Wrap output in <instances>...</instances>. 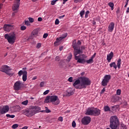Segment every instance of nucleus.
Returning a JSON list of instances; mask_svg holds the SVG:
<instances>
[{
  "instance_id": "nucleus-41",
  "label": "nucleus",
  "mask_w": 129,
  "mask_h": 129,
  "mask_svg": "<svg viewBox=\"0 0 129 129\" xmlns=\"http://www.w3.org/2000/svg\"><path fill=\"white\" fill-rule=\"evenodd\" d=\"M68 81H69V82H73V77H70L68 79Z\"/></svg>"
},
{
  "instance_id": "nucleus-39",
  "label": "nucleus",
  "mask_w": 129,
  "mask_h": 129,
  "mask_svg": "<svg viewBox=\"0 0 129 129\" xmlns=\"http://www.w3.org/2000/svg\"><path fill=\"white\" fill-rule=\"evenodd\" d=\"M19 126V124H14L12 125V128L15 129L17 128Z\"/></svg>"
},
{
  "instance_id": "nucleus-11",
  "label": "nucleus",
  "mask_w": 129,
  "mask_h": 129,
  "mask_svg": "<svg viewBox=\"0 0 129 129\" xmlns=\"http://www.w3.org/2000/svg\"><path fill=\"white\" fill-rule=\"evenodd\" d=\"M101 113V110L97 108H93V115L94 116H98Z\"/></svg>"
},
{
  "instance_id": "nucleus-27",
  "label": "nucleus",
  "mask_w": 129,
  "mask_h": 129,
  "mask_svg": "<svg viewBox=\"0 0 129 129\" xmlns=\"http://www.w3.org/2000/svg\"><path fill=\"white\" fill-rule=\"evenodd\" d=\"M104 111H110V108L108 105L104 107Z\"/></svg>"
},
{
  "instance_id": "nucleus-59",
  "label": "nucleus",
  "mask_w": 129,
  "mask_h": 129,
  "mask_svg": "<svg viewBox=\"0 0 129 129\" xmlns=\"http://www.w3.org/2000/svg\"><path fill=\"white\" fill-rule=\"evenodd\" d=\"M64 17H65V15H62V16H59L58 17V19H63V18H64Z\"/></svg>"
},
{
  "instance_id": "nucleus-28",
  "label": "nucleus",
  "mask_w": 129,
  "mask_h": 129,
  "mask_svg": "<svg viewBox=\"0 0 129 129\" xmlns=\"http://www.w3.org/2000/svg\"><path fill=\"white\" fill-rule=\"evenodd\" d=\"M108 6L110 7V8H111V10L113 11V7H114V4H113V3L110 2L108 3Z\"/></svg>"
},
{
  "instance_id": "nucleus-10",
  "label": "nucleus",
  "mask_w": 129,
  "mask_h": 129,
  "mask_svg": "<svg viewBox=\"0 0 129 129\" xmlns=\"http://www.w3.org/2000/svg\"><path fill=\"white\" fill-rule=\"evenodd\" d=\"M14 88L16 91H19L22 88V82L20 81L16 82L14 85Z\"/></svg>"
},
{
  "instance_id": "nucleus-20",
  "label": "nucleus",
  "mask_w": 129,
  "mask_h": 129,
  "mask_svg": "<svg viewBox=\"0 0 129 129\" xmlns=\"http://www.w3.org/2000/svg\"><path fill=\"white\" fill-rule=\"evenodd\" d=\"M82 58H81V63L82 64H85V63H86V59H85V58H86V55H84V54H82Z\"/></svg>"
},
{
  "instance_id": "nucleus-14",
  "label": "nucleus",
  "mask_w": 129,
  "mask_h": 129,
  "mask_svg": "<svg viewBox=\"0 0 129 129\" xmlns=\"http://www.w3.org/2000/svg\"><path fill=\"white\" fill-rule=\"evenodd\" d=\"M13 29V26L10 24H5L4 26V29L7 32H10Z\"/></svg>"
},
{
  "instance_id": "nucleus-35",
  "label": "nucleus",
  "mask_w": 129,
  "mask_h": 129,
  "mask_svg": "<svg viewBox=\"0 0 129 129\" xmlns=\"http://www.w3.org/2000/svg\"><path fill=\"white\" fill-rule=\"evenodd\" d=\"M28 103H29V101L28 100L24 101L22 102V104H23V105H28Z\"/></svg>"
},
{
  "instance_id": "nucleus-25",
  "label": "nucleus",
  "mask_w": 129,
  "mask_h": 129,
  "mask_svg": "<svg viewBox=\"0 0 129 129\" xmlns=\"http://www.w3.org/2000/svg\"><path fill=\"white\" fill-rule=\"evenodd\" d=\"M32 35H33L34 37L38 36V30L34 29L32 32Z\"/></svg>"
},
{
  "instance_id": "nucleus-43",
  "label": "nucleus",
  "mask_w": 129,
  "mask_h": 129,
  "mask_svg": "<svg viewBox=\"0 0 129 129\" xmlns=\"http://www.w3.org/2000/svg\"><path fill=\"white\" fill-rule=\"evenodd\" d=\"M25 25H26V26H30V21H28V20H25Z\"/></svg>"
},
{
  "instance_id": "nucleus-31",
  "label": "nucleus",
  "mask_w": 129,
  "mask_h": 129,
  "mask_svg": "<svg viewBox=\"0 0 129 129\" xmlns=\"http://www.w3.org/2000/svg\"><path fill=\"white\" fill-rule=\"evenodd\" d=\"M67 36H68V33H63V34H62V35H61V38H62V39H65V38H66V37H67Z\"/></svg>"
},
{
  "instance_id": "nucleus-55",
  "label": "nucleus",
  "mask_w": 129,
  "mask_h": 129,
  "mask_svg": "<svg viewBox=\"0 0 129 129\" xmlns=\"http://www.w3.org/2000/svg\"><path fill=\"white\" fill-rule=\"evenodd\" d=\"M95 56H96V53H95L91 56V58L92 59H93L94 58H95Z\"/></svg>"
},
{
  "instance_id": "nucleus-53",
  "label": "nucleus",
  "mask_w": 129,
  "mask_h": 129,
  "mask_svg": "<svg viewBox=\"0 0 129 129\" xmlns=\"http://www.w3.org/2000/svg\"><path fill=\"white\" fill-rule=\"evenodd\" d=\"M60 60V56H57L55 57V61H59Z\"/></svg>"
},
{
  "instance_id": "nucleus-47",
  "label": "nucleus",
  "mask_w": 129,
  "mask_h": 129,
  "mask_svg": "<svg viewBox=\"0 0 129 129\" xmlns=\"http://www.w3.org/2000/svg\"><path fill=\"white\" fill-rule=\"evenodd\" d=\"M105 92V88H103V89L101 91L100 94H103Z\"/></svg>"
},
{
  "instance_id": "nucleus-58",
  "label": "nucleus",
  "mask_w": 129,
  "mask_h": 129,
  "mask_svg": "<svg viewBox=\"0 0 129 129\" xmlns=\"http://www.w3.org/2000/svg\"><path fill=\"white\" fill-rule=\"evenodd\" d=\"M42 21H43V19H42V18L39 17V18H38V22H42Z\"/></svg>"
},
{
  "instance_id": "nucleus-44",
  "label": "nucleus",
  "mask_w": 129,
  "mask_h": 129,
  "mask_svg": "<svg viewBox=\"0 0 129 129\" xmlns=\"http://www.w3.org/2000/svg\"><path fill=\"white\" fill-rule=\"evenodd\" d=\"M72 125L73 127H76V123L75 122V121L72 122Z\"/></svg>"
},
{
  "instance_id": "nucleus-62",
  "label": "nucleus",
  "mask_w": 129,
  "mask_h": 129,
  "mask_svg": "<svg viewBox=\"0 0 129 129\" xmlns=\"http://www.w3.org/2000/svg\"><path fill=\"white\" fill-rule=\"evenodd\" d=\"M36 79H37V76L34 77L32 78V80H36Z\"/></svg>"
},
{
  "instance_id": "nucleus-63",
  "label": "nucleus",
  "mask_w": 129,
  "mask_h": 129,
  "mask_svg": "<svg viewBox=\"0 0 129 129\" xmlns=\"http://www.w3.org/2000/svg\"><path fill=\"white\" fill-rule=\"evenodd\" d=\"M63 50V46H61L59 47V51H62Z\"/></svg>"
},
{
  "instance_id": "nucleus-13",
  "label": "nucleus",
  "mask_w": 129,
  "mask_h": 129,
  "mask_svg": "<svg viewBox=\"0 0 129 129\" xmlns=\"http://www.w3.org/2000/svg\"><path fill=\"white\" fill-rule=\"evenodd\" d=\"M94 107H89L85 113L86 115H93Z\"/></svg>"
},
{
  "instance_id": "nucleus-45",
  "label": "nucleus",
  "mask_w": 129,
  "mask_h": 129,
  "mask_svg": "<svg viewBox=\"0 0 129 129\" xmlns=\"http://www.w3.org/2000/svg\"><path fill=\"white\" fill-rule=\"evenodd\" d=\"M89 11H87L86 13L85 18H88V15H89Z\"/></svg>"
},
{
  "instance_id": "nucleus-30",
  "label": "nucleus",
  "mask_w": 129,
  "mask_h": 129,
  "mask_svg": "<svg viewBox=\"0 0 129 129\" xmlns=\"http://www.w3.org/2000/svg\"><path fill=\"white\" fill-rule=\"evenodd\" d=\"M93 59H92L91 57L90 59L87 60L86 61L87 64H91L92 63H93Z\"/></svg>"
},
{
  "instance_id": "nucleus-49",
  "label": "nucleus",
  "mask_w": 129,
  "mask_h": 129,
  "mask_svg": "<svg viewBox=\"0 0 129 129\" xmlns=\"http://www.w3.org/2000/svg\"><path fill=\"white\" fill-rule=\"evenodd\" d=\"M58 120H59V121H63V117L62 116L59 117Z\"/></svg>"
},
{
  "instance_id": "nucleus-6",
  "label": "nucleus",
  "mask_w": 129,
  "mask_h": 129,
  "mask_svg": "<svg viewBox=\"0 0 129 129\" xmlns=\"http://www.w3.org/2000/svg\"><path fill=\"white\" fill-rule=\"evenodd\" d=\"M1 72H4L7 74V75H9L10 76H13L14 75V73L11 72V69L8 66H3L0 70Z\"/></svg>"
},
{
  "instance_id": "nucleus-54",
  "label": "nucleus",
  "mask_w": 129,
  "mask_h": 129,
  "mask_svg": "<svg viewBox=\"0 0 129 129\" xmlns=\"http://www.w3.org/2000/svg\"><path fill=\"white\" fill-rule=\"evenodd\" d=\"M45 112L46 113H49L51 112V110H50L49 109H45Z\"/></svg>"
},
{
  "instance_id": "nucleus-61",
  "label": "nucleus",
  "mask_w": 129,
  "mask_h": 129,
  "mask_svg": "<svg viewBox=\"0 0 129 129\" xmlns=\"http://www.w3.org/2000/svg\"><path fill=\"white\" fill-rule=\"evenodd\" d=\"M126 13L127 14H128V13H129V7H128V8H127V10H126Z\"/></svg>"
},
{
  "instance_id": "nucleus-16",
  "label": "nucleus",
  "mask_w": 129,
  "mask_h": 129,
  "mask_svg": "<svg viewBox=\"0 0 129 129\" xmlns=\"http://www.w3.org/2000/svg\"><path fill=\"white\" fill-rule=\"evenodd\" d=\"M113 53L112 52H111L110 54H108L107 56V60L108 62L109 63L110 61H111V59L113 58Z\"/></svg>"
},
{
  "instance_id": "nucleus-4",
  "label": "nucleus",
  "mask_w": 129,
  "mask_h": 129,
  "mask_svg": "<svg viewBox=\"0 0 129 129\" xmlns=\"http://www.w3.org/2000/svg\"><path fill=\"white\" fill-rule=\"evenodd\" d=\"M91 84V81L86 77H81V88H86Z\"/></svg>"
},
{
  "instance_id": "nucleus-37",
  "label": "nucleus",
  "mask_w": 129,
  "mask_h": 129,
  "mask_svg": "<svg viewBox=\"0 0 129 129\" xmlns=\"http://www.w3.org/2000/svg\"><path fill=\"white\" fill-rule=\"evenodd\" d=\"M58 1H59V0L52 1L51 2V6H54V5H55V4H56V3H57V2H58Z\"/></svg>"
},
{
  "instance_id": "nucleus-52",
  "label": "nucleus",
  "mask_w": 129,
  "mask_h": 129,
  "mask_svg": "<svg viewBox=\"0 0 129 129\" xmlns=\"http://www.w3.org/2000/svg\"><path fill=\"white\" fill-rule=\"evenodd\" d=\"M85 14V12L83 10L81 11V18H83V15Z\"/></svg>"
},
{
  "instance_id": "nucleus-29",
  "label": "nucleus",
  "mask_w": 129,
  "mask_h": 129,
  "mask_svg": "<svg viewBox=\"0 0 129 129\" xmlns=\"http://www.w3.org/2000/svg\"><path fill=\"white\" fill-rule=\"evenodd\" d=\"M7 117H9L10 118H15L16 115H10V114H6Z\"/></svg>"
},
{
  "instance_id": "nucleus-56",
  "label": "nucleus",
  "mask_w": 129,
  "mask_h": 129,
  "mask_svg": "<svg viewBox=\"0 0 129 129\" xmlns=\"http://www.w3.org/2000/svg\"><path fill=\"white\" fill-rule=\"evenodd\" d=\"M74 2L77 4V3H81V0H74Z\"/></svg>"
},
{
  "instance_id": "nucleus-40",
  "label": "nucleus",
  "mask_w": 129,
  "mask_h": 129,
  "mask_svg": "<svg viewBox=\"0 0 129 129\" xmlns=\"http://www.w3.org/2000/svg\"><path fill=\"white\" fill-rule=\"evenodd\" d=\"M45 85V82H41L39 85L40 87H44Z\"/></svg>"
},
{
  "instance_id": "nucleus-19",
  "label": "nucleus",
  "mask_w": 129,
  "mask_h": 129,
  "mask_svg": "<svg viewBox=\"0 0 129 129\" xmlns=\"http://www.w3.org/2000/svg\"><path fill=\"white\" fill-rule=\"evenodd\" d=\"M28 72L27 71H24V74L22 76V80L23 81H24V82L27 81V78L28 77Z\"/></svg>"
},
{
  "instance_id": "nucleus-33",
  "label": "nucleus",
  "mask_w": 129,
  "mask_h": 129,
  "mask_svg": "<svg viewBox=\"0 0 129 129\" xmlns=\"http://www.w3.org/2000/svg\"><path fill=\"white\" fill-rule=\"evenodd\" d=\"M28 20H29V22L31 23H34V22L35 21V20L34 19V18L32 17L28 18Z\"/></svg>"
},
{
  "instance_id": "nucleus-7",
  "label": "nucleus",
  "mask_w": 129,
  "mask_h": 129,
  "mask_svg": "<svg viewBox=\"0 0 129 129\" xmlns=\"http://www.w3.org/2000/svg\"><path fill=\"white\" fill-rule=\"evenodd\" d=\"M91 121V117L90 116H85L82 119V122L84 125H87L90 123Z\"/></svg>"
},
{
  "instance_id": "nucleus-60",
  "label": "nucleus",
  "mask_w": 129,
  "mask_h": 129,
  "mask_svg": "<svg viewBox=\"0 0 129 129\" xmlns=\"http://www.w3.org/2000/svg\"><path fill=\"white\" fill-rule=\"evenodd\" d=\"M22 70L23 71V72H24V71H26V70H27V67L23 68L22 69Z\"/></svg>"
},
{
  "instance_id": "nucleus-17",
  "label": "nucleus",
  "mask_w": 129,
  "mask_h": 129,
  "mask_svg": "<svg viewBox=\"0 0 129 129\" xmlns=\"http://www.w3.org/2000/svg\"><path fill=\"white\" fill-rule=\"evenodd\" d=\"M73 94H74L73 90L72 89L69 88L66 94L67 96H71V95H73Z\"/></svg>"
},
{
  "instance_id": "nucleus-1",
  "label": "nucleus",
  "mask_w": 129,
  "mask_h": 129,
  "mask_svg": "<svg viewBox=\"0 0 129 129\" xmlns=\"http://www.w3.org/2000/svg\"><path fill=\"white\" fill-rule=\"evenodd\" d=\"M81 45V41L78 40L76 43V40H74L72 42V47L74 49V55L75 60H77V62L81 63V50L80 46Z\"/></svg>"
},
{
  "instance_id": "nucleus-51",
  "label": "nucleus",
  "mask_w": 129,
  "mask_h": 129,
  "mask_svg": "<svg viewBox=\"0 0 129 129\" xmlns=\"http://www.w3.org/2000/svg\"><path fill=\"white\" fill-rule=\"evenodd\" d=\"M59 19H56L55 21V25H59Z\"/></svg>"
},
{
  "instance_id": "nucleus-8",
  "label": "nucleus",
  "mask_w": 129,
  "mask_h": 129,
  "mask_svg": "<svg viewBox=\"0 0 129 129\" xmlns=\"http://www.w3.org/2000/svg\"><path fill=\"white\" fill-rule=\"evenodd\" d=\"M73 86L76 88V89H81V82L80 80L78 79L73 83Z\"/></svg>"
},
{
  "instance_id": "nucleus-23",
  "label": "nucleus",
  "mask_w": 129,
  "mask_h": 129,
  "mask_svg": "<svg viewBox=\"0 0 129 129\" xmlns=\"http://www.w3.org/2000/svg\"><path fill=\"white\" fill-rule=\"evenodd\" d=\"M109 65H110V68H112V67H113L114 69H116V68H117V66H116L115 62H111V63H110Z\"/></svg>"
},
{
  "instance_id": "nucleus-50",
  "label": "nucleus",
  "mask_w": 129,
  "mask_h": 129,
  "mask_svg": "<svg viewBox=\"0 0 129 129\" xmlns=\"http://www.w3.org/2000/svg\"><path fill=\"white\" fill-rule=\"evenodd\" d=\"M32 39H34V35L32 34L31 36L28 37V40H32Z\"/></svg>"
},
{
  "instance_id": "nucleus-38",
  "label": "nucleus",
  "mask_w": 129,
  "mask_h": 129,
  "mask_svg": "<svg viewBox=\"0 0 129 129\" xmlns=\"http://www.w3.org/2000/svg\"><path fill=\"white\" fill-rule=\"evenodd\" d=\"M26 29H27V27H26L25 26H22L20 27V29L21 30V31H25V30H26Z\"/></svg>"
},
{
  "instance_id": "nucleus-15",
  "label": "nucleus",
  "mask_w": 129,
  "mask_h": 129,
  "mask_svg": "<svg viewBox=\"0 0 129 129\" xmlns=\"http://www.w3.org/2000/svg\"><path fill=\"white\" fill-rule=\"evenodd\" d=\"M113 29H114V23L111 22L108 26V31L111 32L113 31Z\"/></svg>"
},
{
  "instance_id": "nucleus-18",
  "label": "nucleus",
  "mask_w": 129,
  "mask_h": 129,
  "mask_svg": "<svg viewBox=\"0 0 129 129\" xmlns=\"http://www.w3.org/2000/svg\"><path fill=\"white\" fill-rule=\"evenodd\" d=\"M112 100L113 102H116L119 100V97L117 96L116 95H113L112 96Z\"/></svg>"
},
{
  "instance_id": "nucleus-26",
  "label": "nucleus",
  "mask_w": 129,
  "mask_h": 129,
  "mask_svg": "<svg viewBox=\"0 0 129 129\" xmlns=\"http://www.w3.org/2000/svg\"><path fill=\"white\" fill-rule=\"evenodd\" d=\"M120 65H121V59L119 58L117 62V66L118 69L120 68Z\"/></svg>"
},
{
  "instance_id": "nucleus-22",
  "label": "nucleus",
  "mask_w": 129,
  "mask_h": 129,
  "mask_svg": "<svg viewBox=\"0 0 129 129\" xmlns=\"http://www.w3.org/2000/svg\"><path fill=\"white\" fill-rule=\"evenodd\" d=\"M62 40H63V38H62V37L57 38L56 39V41H55L54 43V45H57L58 43H59V42H60V41H62Z\"/></svg>"
},
{
  "instance_id": "nucleus-21",
  "label": "nucleus",
  "mask_w": 129,
  "mask_h": 129,
  "mask_svg": "<svg viewBox=\"0 0 129 129\" xmlns=\"http://www.w3.org/2000/svg\"><path fill=\"white\" fill-rule=\"evenodd\" d=\"M111 78V76H110V75H106L104 77V80L108 81V82H109V81L110 80Z\"/></svg>"
},
{
  "instance_id": "nucleus-2",
  "label": "nucleus",
  "mask_w": 129,
  "mask_h": 129,
  "mask_svg": "<svg viewBox=\"0 0 129 129\" xmlns=\"http://www.w3.org/2000/svg\"><path fill=\"white\" fill-rule=\"evenodd\" d=\"M40 110L41 107L39 106H30L29 108L22 110V113L28 117H31L35 115L36 113L40 112Z\"/></svg>"
},
{
  "instance_id": "nucleus-34",
  "label": "nucleus",
  "mask_w": 129,
  "mask_h": 129,
  "mask_svg": "<svg viewBox=\"0 0 129 129\" xmlns=\"http://www.w3.org/2000/svg\"><path fill=\"white\" fill-rule=\"evenodd\" d=\"M72 59V54L70 53L69 56H68L67 60L69 62Z\"/></svg>"
},
{
  "instance_id": "nucleus-9",
  "label": "nucleus",
  "mask_w": 129,
  "mask_h": 129,
  "mask_svg": "<svg viewBox=\"0 0 129 129\" xmlns=\"http://www.w3.org/2000/svg\"><path fill=\"white\" fill-rule=\"evenodd\" d=\"M9 110L10 107L8 105H6L4 106H0V113L1 114L7 113V112H9Z\"/></svg>"
},
{
  "instance_id": "nucleus-5",
  "label": "nucleus",
  "mask_w": 129,
  "mask_h": 129,
  "mask_svg": "<svg viewBox=\"0 0 129 129\" xmlns=\"http://www.w3.org/2000/svg\"><path fill=\"white\" fill-rule=\"evenodd\" d=\"M4 37L7 40L9 44H14L17 39L15 33H13L12 34H6L5 35Z\"/></svg>"
},
{
  "instance_id": "nucleus-57",
  "label": "nucleus",
  "mask_w": 129,
  "mask_h": 129,
  "mask_svg": "<svg viewBox=\"0 0 129 129\" xmlns=\"http://www.w3.org/2000/svg\"><path fill=\"white\" fill-rule=\"evenodd\" d=\"M41 43H38L37 44V48H41Z\"/></svg>"
},
{
  "instance_id": "nucleus-64",
  "label": "nucleus",
  "mask_w": 129,
  "mask_h": 129,
  "mask_svg": "<svg viewBox=\"0 0 129 129\" xmlns=\"http://www.w3.org/2000/svg\"><path fill=\"white\" fill-rule=\"evenodd\" d=\"M85 49V46H81V50H84Z\"/></svg>"
},
{
  "instance_id": "nucleus-24",
  "label": "nucleus",
  "mask_w": 129,
  "mask_h": 129,
  "mask_svg": "<svg viewBox=\"0 0 129 129\" xmlns=\"http://www.w3.org/2000/svg\"><path fill=\"white\" fill-rule=\"evenodd\" d=\"M108 82H109L108 81H106V80H104V79L101 83L102 86H107Z\"/></svg>"
},
{
  "instance_id": "nucleus-42",
  "label": "nucleus",
  "mask_w": 129,
  "mask_h": 129,
  "mask_svg": "<svg viewBox=\"0 0 129 129\" xmlns=\"http://www.w3.org/2000/svg\"><path fill=\"white\" fill-rule=\"evenodd\" d=\"M121 126L123 129H126V125L123 123H121Z\"/></svg>"
},
{
  "instance_id": "nucleus-36",
  "label": "nucleus",
  "mask_w": 129,
  "mask_h": 129,
  "mask_svg": "<svg viewBox=\"0 0 129 129\" xmlns=\"http://www.w3.org/2000/svg\"><path fill=\"white\" fill-rule=\"evenodd\" d=\"M121 94V90L120 89H118L116 91V95H120Z\"/></svg>"
},
{
  "instance_id": "nucleus-46",
  "label": "nucleus",
  "mask_w": 129,
  "mask_h": 129,
  "mask_svg": "<svg viewBox=\"0 0 129 129\" xmlns=\"http://www.w3.org/2000/svg\"><path fill=\"white\" fill-rule=\"evenodd\" d=\"M49 92H50V90H47L46 91H45V92H44L43 95H47V94H48V93H49Z\"/></svg>"
},
{
  "instance_id": "nucleus-32",
  "label": "nucleus",
  "mask_w": 129,
  "mask_h": 129,
  "mask_svg": "<svg viewBox=\"0 0 129 129\" xmlns=\"http://www.w3.org/2000/svg\"><path fill=\"white\" fill-rule=\"evenodd\" d=\"M24 74H25V72H23L22 70H21L18 72L19 76H22V75H24Z\"/></svg>"
},
{
  "instance_id": "nucleus-12",
  "label": "nucleus",
  "mask_w": 129,
  "mask_h": 129,
  "mask_svg": "<svg viewBox=\"0 0 129 129\" xmlns=\"http://www.w3.org/2000/svg\"><path fill=\"white\" fill-rule=\"evenodd\" d=\"M16 2V3L14 4L13 10L15 12L20 8V5H21V3H20V2H21V0H15Z\"/></svg>"
},
{
  "instance_id": "nucleus-48",
  "label": "nucleus",
  "mask_w": 129,
  "mask_h": 129,
  "mask_svg": "<svg viewBox=\"0 0 129 129\" xmlns=\"http://www.w3.org/2000/svg\"><path fill=\"white\" fill-rule=\"evenodd\" d=\"M47 37H48V34L47 33H44L43 36V38L44 39H46V38H47Z\"/></svg>"
},
{
  "instance_id": "nucleus-3",
  "label": "nucleus",
  "mask_w": 129,
  "mask_h": 129,
  "mask_svg": "<svg viewBox=\"0 0 129 129\" xmlns=\"http://www.w3.org/2000/svg\"><path fill=\"white\" fill-rule=\"evenodd\" d=\"M44 102L45 103H52L54 105H58L60 103V100L56 95L48 96L45 98Z\"/></svg>"
}]
</instances>
